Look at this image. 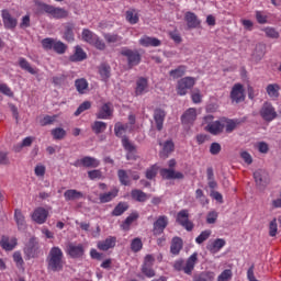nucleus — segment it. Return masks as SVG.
I'll return each mask as SVG.
<instances>
[{"label": "nucleus", "instance_id": "obj_20", "mask_svg": "<svg viewBox=\"0 0 281 281\" xmlns=\"http://www.w3.org/2000/svg\"><path fill=\"white\" fill-rule=\"evenodd\" d=\"M113 115V108L111 103H104L97 113L98 120H109Z\"/></svg>", "mask_w": 281, "mask_h": 281}, {"label": "nucleus", "instance_id": "obj_23", "mask_svg": "<svg viewBox=\"0 0 281 281\" xmlns=\"http://www.w3.org/2000/svg\"><path fill=\"white\" fill-rule=\"evenodd\" d=\"M18 239L15 237L11 238L8 236H2L0 240V247L4 249V251H12L14 247H16Z\"/></svg>", "mask_w": 281, "mask_h": 281}, {"label": "nucleus", "instance_id": "obj_36", "mask_svg": "<svg viewBox=\"0 0 281 281\" xmlns=\"http://www.w3.org/2000/svg\"><path fill=\"white\" fill-rule=\"evenodd\" d=\"M137 218H139V214H137V213L130 214L125 218V221L122 223V225H121L122 229H124V232H128V229H131V225H133L135 223V221H137Z\"/></svg>", "mask_w": 281, "mask_h": 281}, {"label": "nucleus", "instance_id": "obj_45", "mask_svg": "<svg viewBox=\"0 0 281 281\" xmlns=\"http://www.w3.org/2000/svg\"><path fill=\"white\" fill-rule=\"evenodd\" d=\"M104 40L110 45H121L122 44V36L117 35V34H111V33L104 34Z\"/></svg>", "mask_w": 281, "mask_h": 281}, {"label": "nucleus", "instance_id": "obj_34", "mask_svg": "<svg viewBox=\"0 0 281 281\" xmlns=\"http://www.w3.org/2000/svg\"><path fill=\"white\" fill-rule=\"evenodd\" d=\"M131 196L134 201H137L138 203H146V201H148L149 199L148 194L139 189L132 190Z\"/></svg>", "mask_w": 281, "mask_h": 281}, {"label": "nucleus", "instance_id": "obj_13", "mask_svg": "<svg viewBox=\"0 0 281 281\" xmlns=\"http://www.w3.org/2000/svg\"><path fill=\"white\" fill-rule=\"evenodd\" d=\"M47 216H49V211L45 210V207H37L34 210L32 214V220L38 225H43L47 221Z\"/></svg>", "mask_w": 281, "mask_h": 281}, {"label": "nucleus", "instance_id": "obj_15", "mask_svg": "<svg viewBox=\"0 0 281 281\" xmlns=\"http://www.w3.org/2000/svg\"><path fill=\"white\" fill-rule=\"evenodd\" d=\"M254 179L259 188H266L269 183V173L265 169H258L254 172Z\"/></svg>", "mask_w": 281, "mask_h": 281}, {"label": "nucleus", "instance_id": "obj_1", "mask_svg": "<svg viewBox=\"0 0 281 281\" xmlns=\"http://www.w3.org/2000/svg\"><path fill=\"white\" fill-rule=\"evenodd\" d=\"M36 14H46L49 19L60 21L69 16V11L65 8L55 7L45 2L35 1Z\"/></svg>", "mask_w": 281, "mask_h": 281}, {"label": "nucleus", "instance_id": "obj_64", "mask_svg": "<svg viewBox=\"0 0 281 281\" xmlns=\"http://www.w3.org/2000/svg\"><path fill=\"white\" fill-rule=\"evenodd\" d=\"M157 177V167L151 166L146 170V179H155Z\"/></svg>", "mask_w": 281, "mask_h": 281}, {"label": "nucleus", "instance_id": "obj_60", "mask_svg": "<svg viewBox=\"0 0 281 281\" xmlns=\"http://www.w3.org/2000/svg\"><path fill=\"white\" fill-rule=\"evenodd\" d=\"M89 109H91V103L89 101H85L78 106L77 111L75 112L76 117L85 113V111H89Z\"/></svg>", "mask_w": 281, "mask_h": 281}, {"label": "nucleus", "instance_id": "obj_56", "mask_svg": "<svg viewBox=\"0 0 281 281\" xmlns=\"http://www.w3.org/2000/svg\"><path fill=\"white\" fill-rule=\"evenodd\" d=\"M53 49L54 52H56V54H65V52H67V46L60 41H55V43L53 44Z\"/></svg>", "mask_w": 281, "mask_h": 281}, {"label": "nucleus", "instance_id": "obj_57", "mask_svg": "<svg viewBox=\"0 0 281 281\" xmlns=\"http://www.w3.org/2000/svg\"><path fill=\"white\" fill-rule=\"evenodd\" d=\"M195 199L201 203V205H207V203H210V200H207V198L203 193V190L201 189H198L195 191Z\"/></svg>", "mask_w": 281, "mask_h": 281}, {"label": "nucleus", "instance_id": "obj_41", "mask_svg": "<svg viewBox=\"0 0 281 281\" xmlns=\"http://www.w3.org/2000/svg\"><path fill=\"white\" fill-rule=\"evenodd\" d=\"M19 65L21 69H24V71L32 74V76H36V74H38L36 69L32 68V66L30 65V61L23 57L19 58Z\"/></svg>", "mask_w": 281, "mask_h": 281}, {"label": "nucleus", "instance_id": "obj_38", "mask_svg": "<svg viewBox=\"0 0 281 281\" xmlns=\"http://www.w3.org/2000/svg\"><path fill=\"white\" fill-rule=\"evenodd\" d=\"M117 177L121 186H131V173L128 170L120 169L117 171Z\"/></svg>", "mask_w": 281, "mask_h": 281}, {"label": "nucleus", "instance_id": "obj_11", "mask_svg": "<svg viewBox=\"0 0 281 281\" xmlns=\"http://www.w3.org/2000/svg\"><path fill=\"white\" fill-rule=\"evenodd\" d=\"M74 166L76 168H80L81 166L83 168H98V166H100V160H98L97 158L91 157V156H86V157L75 161Z\"/></svg>", "mask_w": 281, "mask_h": 281}, {"label": "nucleus", "instance_id": "obj_8", "mask_svg": "<svg viewBox=\"0 0 281 281\" xmlns=\"http://www.w3.org/2000/svg\"><path fill=\"white\" fill-rule=\"evenodd\" d=\"M177 223L184 227L187 232H192V229H194V223L190 221V213H188V210H181L177 214Z\"/></svg>", "mask_w": 281, "mask_h": 281}, {"label": "nucleus", "instance_id": "obj_16", "mask_svg": "<svg viewBox=\"0 0 281 281\" xmlns=\"http://www.w3.org/2000/svg\"><path fill=\"white\" fill-rule=\"evenodd\" d=\"M67 254L70 258H82L85 256V246L82 244H69L67 246Z\"/></svg>", "mask_w": 281, "mask_h": 281}, {"label": "nucleus", "instance_id": "obj_51", "mask_svg": "<svg viewBox=\"0 0 281 281\" xmlns=\"http://www.w3.org/2000/svg\"><path fill=\"white\" fill-rule=\"evenodd\" d=\"M262 32H265L268 38H273V40L280 38V32H278V30H276L274 27L267 26L262 29Z\"/></svg>", "mask_w": 281, "mask_h": 281}, {"label": "nucleus", "instance_id": "obj_35", "mask_svg": "<svg viewBox=\"0 0 281 281\" xmlns=\"http://www.w3.org/2000/svg\"><path fill=\"white\" fill-rule=\"evenodd\" d=\"M187 71H188V66L180 65L176 69L170 70L169 76L173 78V80H177L179 78H183Z\"/></svg>", "mask_w": 281, "mask_h": 281}, {"label": "nucleus", "instance_id": "obj_62", "mask_svg": "<svg viewBox=\"0 0 281 281\" xmlns=\"http://www.w3.org/2000/svg\"><path fill=\"white\" fill-rule=\"evenodd\" d=\"M278 234V220H272L269 225V236H276Z\"/></svg>", "mask_w": 281, "mask_h": 281}, {"label": "nucleus", "instance_id": "obj_33", "mask_svg": "<svg viewBox=\"0 0 281 281\" xmlns=\"http://www.w3.org/2000/svg\"><path fill=\"white\" fill-rule=\"evenodd\" d=\"M38 243L36 241V238L32 237L29 243L26 244L24 248V252L29 258H34V255L36 254V247Z\"/></svg>", "mask_w": 281, "mask_h": 281}, {"label": "nucleus", "instance_id": "obj_12", "mask_svg": "<svg viewBox=\"0 0 281 281\" xmlns=\"http://www.w3.org/2000/svg\"><path fill=\"white\" fill-rule=\"evenodd\" d=\"M184 21L189 30H199V27H201V20L194 12L188 11L184 14Z\"/></svg>", "mask_w": 281, "mask_h": 281}, {"label": "nucleus", "instance_id": "obj_37", "mask_svg": "<svg viewBox=\"0 0 281 281\" xmlns=\"http://www.w3.org/2000/svg\"><path fill=\"white\" fill-rule=\"evenodd\" d=\"M183 249V240L180 237H175L171 241L170 251L173 256H178L179 251Z\"/></svg>", "mask_w": 281, "mask_h": 281}, {"label": "nucleus", "instance_id": "obj_39", "mask_svg": "<svg viewBox=\"0 0 281 281\" xmlns=\"http://www.w3.org/2000/svg\"><path fill=\"white\" fill-rule=\"evenodd\" d=\"M216 274L212 271H203L193 278V281H213Z\"/></svg>", "mask_w": 281, "mask_h": 281}, {"label": "nucleus", "instance_id": "obj_28", "mask_svg": "<svg viewBox=\"0 0 281 281\" xmlns=\"http://www.w3.org/2000/svg\"><path fill=\"white\" fill-rule=\"evenodd\" d=\"M226 241L223 238H217L213 243L206 246V249L211 251V254H218L222 247H225Z\"/></svg>", "mask_w": 281, "mask_h": 281}, {"label": "nucleus", "instance_id": "obj_10", "mask_svg": "<svg viewBox=\"0 0 281 281\" xmlns=\"http://www.w3.org/2000/svg\"><path fill=\"white\" fill-rule=\"evenodd\" d=\"M1 16L5 30H15L16 25H19V20L12 16L8 9L1 11Z\"/></svg>", "mask_w": 281, "mask_h": 281}, {"label": "nucleus", "instance_id": "obj_40", "mask_svg": "<svg viewBox=\"0 0 281 281\" xmlns=\"http://www.w3.org/2000/svg\"><path fill=\"white\" fill-rule=\"evenodd\" d=\"M99 74L101 76V79L106 82V80L111 78V66L109 64H101L99 66Z\"/></svg>", "mask_w": 281, "mask_h": 281}, {"label": "nucleus", "instance_id": "obj_18", "mask_svg": "<svg viewBox=\"0 0 281 281\" xmlns=\"http://www.w3.org/2000/svg\"><path fill=\"white\" fill-rule=\"evenodd\" d=\"M117 194H120V189L117 187H114L109 192L100 193L99 201L100 203H111L113 199H116Z\"/></svg>", "mask_w": 281, "mask_h": 281}, {"label": "nucleus", "instance_id": "obj_19", "mask_svg": "<svg viewBox=\"0 0 281 281\" xmlns=\"http://www.w3.org/2000/svg\"><path fill=\"white\" fill-rule=\"evenodd\" d=\"M14 221L18 225L19 232H23L27 229V223L25 222V215H23V212L19 209L14 210Z\"/></svg>", "mask_w": 281, "mask_h": 281}, {"label": "nucleus", "instance_id": "obj_47", "mask_svg": "<svg viewBox=\"0 0 281 281\" xmlns=\"http://www.w3.org/2000/svg\"><path fill=\"white\" fill-rule=\"evenodd\" d=\"M75 87H76L78 93H85V91H87V89H89V82H87V79H85V78L77 79L75 81Z\"/></svg>", "mask_w": 281, "mask_h": 281}, {"label": "nucleus", "instance_id": "obj_21", "mask_svg": "<svg viewBox=\"0 0 281 281\" xmlns=\"http://www.w3.org/2000/svg\"><path fill=\"white\" fill-rule=\"evenodd\" d=\"M148 93V79L140 77L136 80L135 95Z\"/></svg>", "mask_w": 281, "mask_h": 281}, {"label": "nucleus", "instance_id": "obj_42", "mask_svg": "<svg viewBox=\"0 0 281 281\" xmlns=\"http://www.w3.org/2000/svg\"><path fill=\"white\" fill-rule=\"evenodd\" d=\"M126 21L131 23V25H135L136 23H139V15L137 13V10L130 9L126 11Z\"/></svg>", "mask_w": 281, "mask_h": 281}, {"label": "nucleus", "instance_id": "obj_24", "mask_svg": "<svg viewBox=\"0 0 281 281\" xmlns=\"http://www.w3.org/2000/svg\"><path fill=\"white\" fill-rule=\"evenodd\" d=\"M196 121V109H188L181 116L182 124H194Z\"/></svg>", "mask_w": 281, "mask_h": 281}, {"label": "nucleus", "instance_id": "obj_17", "mask_svg": "<svg viewBox=\"0 0 281 281\" xmlns=\"http://www.w3.org/2000/svg\"><path fill=\"white\" fill-rule=\"evenodd\" d=\"M198 260H199V255L194 252L187 259V261H184V273L187 276H192V272L194 271V267H196Z\"/></svg>", "mask_w": 281, "mask_h": 281}, {"label": "nucleus", "instance_id": "obj_61", "mask_svg": "<svg viewBox=\"0 0 281 281\" xmlns=\"http://www.w3.org/2000/svg\"><path fill=\"white\" fill-rule=\"evenodd\" d=\"M233 276L234 273L232 270L226 269L217 277V281H229L232 280Z\"/></svg>", "mask_w": 281, "mask_h": 281}, {"label": "nucleus", "instance_id": "obj_5", "mask_svg": "<svg viewBox=\"0 0 281 281\" xmlns=\"http://www.w3.org/2000/svg\"><path fill=\"white\" fill-rule=\"evenodd\" d=\"M194 85H196V79H194V77L181 78L177 85L178 95H187L188 91H190Z\"/></svg>", "mask_w": 281, "mask_h": 281}, {"label": "nucleus", "instance_id": "obj_4", "mask_svg": "<svg viewBox=\"0 0 281 281\" xmlns=\"http://www.w3.org/2000/svg\"><path fill=\"white\" fill-rule=\"evenodd\" d=\"M204 124H207L205 131L211 133V135H221V132L225 128V126L221 124V121H214V116L212 115L204 116Z\"/></svg>", "mask_w": 281, "mask_h": 281}, {"label": "nucleus", "instance_id": "obj_48", "mask_svg": "<svg viewBox=\"0 0 281 281\" xmlns=\"http://www.w3.org/2000/svg\"><path fill=\"white\" fill-rule=\"evenodd\" d=\"M266 91L271 98H279L280 86L278 83H270L267 86Z\"/></svg>", "mask_w": 281, "mask_h": 281}, {"label": "nucleus", "instance_id": "obj_63", "mask_svg": "<svg viewBox=\"0 0 281 281\" xmlns=\"http://www.w3.org/2000/svg\"><path fill=\"white\" fill-rule=\"evenodd\" d=\"M66 80H67V76H65V74H59L53 77L54 85H65Z\"/></svg>", "mask_w": 281, "mask_h": 281}, {"label": "nucleus", "instance_id": "obj_54", "mask_svg": "<svg viewBox=\"0 0 281 281\" xmlns=\"http://www.w3.org/2000/svg\"><path fill=\"white\" fill-rule=\"evenodd\" d=\"M127 128H128V125L117 122L114 125V133H115L116 137H122V135H124V133H126Z\"/></svg>", "mask_w": 281, "mask_h": 281}, {"label": "nucleus", "instance_id": "obj_50", "mask_svg": "<svg viewBox=\"0 0 281 281\" xmlns=\"http://www.w3.org/2000/svg\"><path fill=\"white\" fill-rule=\"evenodd\" d=\"M50 135L54 139H65V137H67V131L63 127H56L50 131Z\"/></svg>", "mask_w": 281, "mask_h": 281}, {"label": "nucleus", "instance_id": "obj_29", "mask_svg": "<svg viewBox=\"0 0 281 281\" xmlns=\"http://www.w3.org/2000/svg\"><path fill=\"white\" fill-rule=\"evenodd\" d=\"M64 38L65 41H67L68 43H74L75 41V34H74V30H76V25L74 23H66L64 25Z\"/></svg>", "mask_w": 281, "mask_h": 281}, {"label": "nucleus", "instance_id": "obj_46", "mask_svg": "<svg viewBox=\"0 0 281 281\" xmlns=\"http://www.w3.org/2000/svg\"><path fill=\"white\" fill-rule=\"evenodd\" d=\"M128 210V203L120 202L112 211V216H122Z\"/></svg>", "mask_w": 281, "mask_h": 281}, {"label": "nucleus", "instance_id": "obj_52", "mask_svg": "<svg viewBox=\"0 0 281 281\" xmlns=\"http://www.w3.org/2000/svg\"><path fill=\"white\" fill-rule=\"evenodd\" d=\"M238 124H240V121L227 119L225 126L226 133H234V131H236V128L238 127Z\"/></svg>", "mask_w": 281, "mask_h": 281}, {"label": "nucleus", "instance_id": "obj_31", "mask_svg": "<svg viewBox=\"0 0 281 281\" xmlns=\"http://www.w3.org/2000/svg\"><path fill=\"white\" fill-rule=\"evenodd\" d=\"M159 144L160 146H162V149L160 151V157H162L164 159H168V155L175 151V143L169 139V140H166L162 145L161 143Z\"/></svg>", "mask_w": 281, "mask_h": 281}, {"label": "nucleus", "instance_id": "obj_30", "mask_svg": "<svg viewBox=\"0 0 281 281\" xmlns=\"http://www.w3.org/2000/svg\"><path fill=\"white\" fill-rule=\"evenodd\" d=\"M64 198L66 201H78V199H85V194L76 189H69L65 191Z\"/></svg>", "mask_w": 281, "mask_h": 281}, {"label": "nucleus", "instance_id": "obj_7", "mask_svg": "<svg viewBox=\"0 0 281 281\" xmlns=\"http://www.w3.org/2000/svg\"><path fill=\"white\" fill-rule=\"evenodd\" d=\"M260 115L265 122H273L276 117H278V112H276V108L269 102H265L260 109Z\"/></svg>", "mask_w": 281, "mask_h": 281}, {"label": "nucleus", "instance_id": "obj_25", "mask_svg": "<svg viewBox=\"0 0 281 281\" xmlns=\"http://www.w3.org/2000/svg\"><path fill=\"white\" fill-rule=\"evenodd\" d=\"M154 120L156 122L157 131H162L164 128V121L166 120V111L161 109H156L154 111Z\"/></svg>", "mask_w": 281, "mask_h": 281}, {"label": "nucleus", "instance_id": "obj_58", "mask_svg": "<svg viewBox=\"0 0 281 281\" xmlns=\"http://www.w3.org/2000/svg\"><path fill=\"white\" fill-rule=\"evenodd\" d=\"M57 115H45L41 121V126H49V124H54L56 122Z\"/></svg>", "mask_w": 281, "mask_h": 281}, {"label": "nucleus", "instance_id": "obj_43", "mask_svg": "<svg viewBox=\"0 0 281 281\" xmlns=\"http://www.w3.org/2000/svg\"><path fill=\"white\" fill-rule=\"evenodd\" d=\"M81 36H82V41H85L86 43H89L90 45H93L94 41H97V37H98V35H95L89 29H83Z\"/></svg>", "mask_w": 281, "mask_h": 281}, {"label": "nucleus", "instance_id": "obj_14", "mask_svg": "<svg viewBox=\"0 0 281 281\" xmlns=\"http://www.w3.org/2000/svg\"><path fill=\"white\" fill-rule=\"evenodd\" d=\"M231 100H233V102H236V104H238V102H244L245 89L243 88V85L240 83L234 85L231 91Z\"/></svg>", "mask_w": 281, "mask_h": 281}, {"label": "nucleus", "instance_id": "obj_22", "mask_svg": "<svg viewBox=\"0 0 281 281\" xmlns=\"http://www.w3.org/2000/svg\"><path fill=\"white\" fill-rule=\"evenodd\" d=\"M117 243V238L110 236L105 240H101L98 243V249L101 251H109V249H113Z\"/></svg>", "mask_w": 281, "mask_h": 281}, {"label": "nucleus", "instance_id": "obj_59", "mask_svg": "<svg viewBox=\"0 0 281 281\" xmlns=\"http://www.w3.org/2000/svg\"><path fill=\"white\" fill-rule=\"evenodd\" d=\"M55 42H56V40L46 37V38L42 40V46L44 49H46V52H49V49H54Z\"/></svg>", "mask_w": 281, "mask_h": 281}, {"label": "nucleus", "instance_id": "obj_49", "mask_svg": "<svg viewBox=\"0 0 281 281\" xmlns=\"http://www.w3.org/2000/svg\"><path fill=\"white\" fill-rule=\"evenodd\" d=\"M122 146L127 153H136L137 151V147H135V145L126 136L122 137Z\"/></svg>", "mask_w": 281, "mask_h": 281}, {"label": "nucleus", "instance_id": "obj_32", "mask_svg": "<svg viewBox=\"0 0 281 281\" xmlns=\"http://www.w3.org/2000/svg\"><path fill=\"white\" fill-rule=\"evenodd\" d=\"M69 59L71 63H82V60L87 59V53L80 46H76L75 53Z\"/></svg>", "mask_w": 281, "mask_h": 281}, {"label": "nucleus", "instance_id": "obj_53", "mask_svg": "<svg viewBox=\"0 0 281 281\" xmlns=\"http://www.w3.org/2000/svg\"><path fill=\"white\" fill-rule=\"evenodd\" d=\"M92 131L97 134L100 135V133H104L106 131V123L102 121H95L92 125Z\"/></svg>", "mask_w": 281, "mask_h": 281}, {"label": "nucleus", "instance_id": "obj_55", "mask_svg": "<svg viewBox=\"0 0 281 281\" xmlns=\"http://www.w3.org/2000/svg\"><path fill=\"white\" fill-rule=\"evenodd\" d=\"M210 236H212V231H210V229L203 231V232L195 238V243H198V245H203V243H205V240H207V238H210Z\"/></svg>", "mask_w": 281, "mask_h": 281}, {"label": "nucleus", "instance_id": "obj_44", "mask_svg": "<svg viewBox=\"0 0 281 281\" xmlns=\"http://www.w3.org/2000/svg\"><path fill=\"white\" fill-rule=\"evenodd\" d=\"M142 249H144V243L142 241V238L135 237L134 239H132L131 251H133V254H139Z\"/></svg>", "mask_w": 281, "mask_h": 281}, {"label": "nucleus", "instance_id": "obj_27", "mask_svg": "<svg viewBox=\"0 0 281 281\" xmlns=\"http://www.w3.org/2000/svg\"><path fill=\"white\" fill-rule=\"evenodd\" d=\"M139 45L143 47H159L161 45V41L157 37H150V36H143L139 40Z\"/></svg>", "mask_w": 281, "mask_h": 281}, {"label": "nucleus", "instance_id": "obj_26", "mask_svg": "<svg viewBox=\"0 0 281 281\" xmlns=\"http://www.w3.org/2000/svg\"><path fill=\"white\" fill-rule=\"evenodd\" d=\"M160 177L162 179H183L184 176L181 171H175V169H161L160 170Z\"/></svg>", "mask_w": 281, "mask_h": 281}, {"label": "nucleus", "instance_id": "obj_2", "mask_svg": "<svg viewBox=\"0 0 281 281\" xmlns=\"http://www.w3.org/2000/svg\"><path fill=\"white\" fill-rule=\"evenodd\" d=\"M64 254L63 249L59 247H53L48 256L46 258V262L48 265V269L50 271H63V267H65V262H63Z\"/></svg>", "mask_w": 281, "mask_h": 281}, {"label": "nucleus", "instance_id": "obj_3", "mask_svg": "<svg viewBox=\"0 0 281 281\" xmlns=\"http://www.w3.org/2000/svg\"><path fill=\"white\" fill-rule=\"evenodd\" d=\"M121 56H124L127 59L128 69H133L134 67H137L139 63H142V55L137 49L124 47L121 49Z\"/></svg>", "mask_w": 281, "mask_h": 281}, {"label": "nucleus", "instance_id": "obj_6", "mask_svg": "<svg viewBox=\"0 0 281 281\" xmlns=\"http://www.w3.org/2000/svg\"><path fill=\"white\" fill-rule=\"evenodd\" d=\"M153 267H155V257L153 255H147L144 258V262L140 268L142 274L146 278H155L156 273Z\"/></svg>", "mask_w": 281, "mask_h": 281}, {"label": "nucleus", "instance_id": "obj_9", "mask_svg": "<svg viewBox=\"0 0 281 281\" xmlns=\"http://www.w3.org/2000/svg\"><path fill=\"white\" fill-rule=\"evenodd\" d=\"M168 223H169L168 216H166V215L158 216L153 225V235L161 236V234H164L166 227H168Z\"/></svg>", "mask_w": 281, "mask_h": 281}]
</instances>
